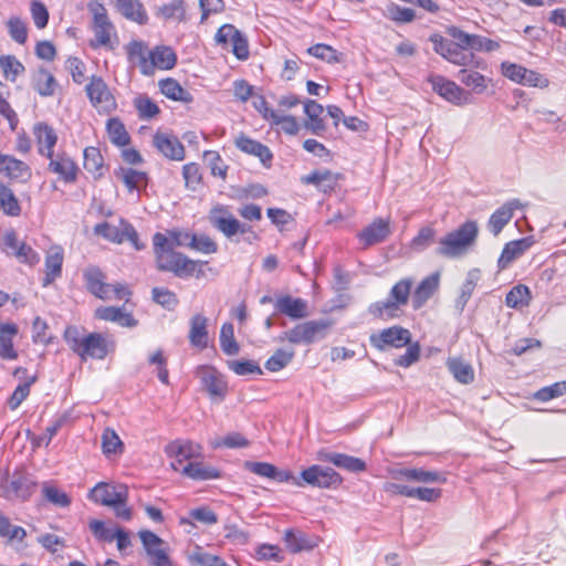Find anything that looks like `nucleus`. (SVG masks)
I'll return each instance as SVG.
<instances>
[{
	"label": "nucleus",
	"mask_w": 566,
	"mask_h": 566,
	"mask_svg": "<svg viewBox=\"0 0 566 566\" xmlns=\"http://www.w3.org/2000/svg\"><path fill=\"white\" fill-rule=\"evenodd\" d=\"M128 60L136 64L144 75L154 74L156 69L169 70L175 65L176 54L169 46L158 45L148 51L143 41L134 40L126 46Z\"/></svg>",
	"instance_id": "nucleus-1"
},
{
	"label": "nucleus",
	"mask_w": 566,
	"mask_h": 566,
	"mask_svg": "<svg viewBox=\"0 0 566 566\" xmlns=\"http://www.w3.org/2000/svg\"><path fill=\"white\" fill-rule=\"evenodd\" d=\"M64 339L82 360L104 359L108 353L106 339L98 333L86 334L75 326L66 327Z\"/></svg>",
	"instance_id": "nucleus-2"
},
{
	"label": "nucleus",
	"mask_w": 566,
	"mask_h": 566,
	"mask_svg": "<svg viewBox=\"0 0 566 566\" xmlns=\"http://www.w3.org/2000/svg\"><path fill=\"white\" fill-rule=\"evenodd\" d=\"M478 233V223L473 220L465 221L439 240L436 253L448 259L459 258L475 243Z\"/></svg>",
	"instance_id": "nucleus-3"
},
{
	"label": "nucleus",
	"mask_w": 566,
	"mask_h": 566,
	"mask_svg": "<svg viewBox=\"0 0 566 566\" xmlns=\"http://www.w3.org/2000/svg\"><path fill=\"white\" fill-rule=\"evenodd\" d=\"M83 277L87 291L101 300H127L130 295L126 285L120 283L111 285L106 283L105 275L98 268H87L83 272Z\"/></svg>",
	"instance_id": "nucleus-4"
},
{
	"label": "nucleus",
	"mask_w": 566,
	"mask_h": 566,
	"mask_svg": "<svg viewBox=\"0 0 566 566\" xmlns=\"http://www.w3.org/2000/svg\"><path fill=\"white\" fill-rule=\"evenodd\" d=\"M333 326L329 319H313L296 324L280 336V340L291 344H312L323 339Z\"/></svg>",
	"instance_id": "nucleus-5"
},
{
	"label": "nucleus",
	"mask_w": 566,
	"mask_h": 566,
	"mask_svg": "<svg viewBox=\"0 0 566 566\" xmlns=\"http://www.w3.org/2000/svg\"><path fill=\"white\" fill-rule=\"evenodd\" d=\"M412 285L411 279H401L391 287L387 300L370 305L369 312L377 317H394L401 306L408 304Z\"/></svg>",
	"instance_id": "nucleus-6"
},
{
	"label": "nucleus",
	"mask_w": 566,
	"mask_h": 566,
	"mask_svg": "<svg viewBox=\"0 0 566 566\" xmlns=\"http://www.w3.org/2000/svg\"><path fill=\"white\" fill-rule=\"evenodd\" d=\"M156 268L159 271L177 274V232H157L153 238Z\"/></svg>",
	"instance_id": "nucleus-7"
},
{
	"label": "nucleus",
	"mask_w": 566,
	"mask_h": 566,
	"mask_svg": "<svg viewBox=\"0 0 566 566\" xmlns=\"http://www.w3.org/2000/svg\"><path fill=\"white\" fill-rule=\"evenodd\" d=\"M88 10L93 15V32L95 39L91 42L93 48L107 46L111 38L115 34V28L108 19L107 11L104 6L97 1L88 4Z\"/></svg>",
	"instance_id": "nucleus-8"
},
{
	"label": "nucleus",
	"mask_w": 566,
	"mask_h": 566,
	"mask_svg": "<svg viewBox=\"0 0 566 566\" xmlns=\"http://www.w3.org/2000/svg\"><path fill=\"white\" fill-rule=\"evenodd\" d=\"M430 41L433 44L434 52L453 64L461 66L480 65L479 62L474 61L473 53L463 50L454 42L444 39L440 34L431 35Z\"/></svg>",
	"instance_id": "nucleus-9"
},
{
	"label": "nucleus",
	"mask_w": 566,
	"mask_h": 566,
	"mask_svg": "<svg viewBox=\"0 0 566 566\" xmlns=\"http://www.w3.org/2000/svg\"><path fill=\"white\" fill-rule=\"evenodd\" d=\"M196 377L200 380L202 388L208 392L212 400L221 401L224 399L228 391V385L223 375L214 367L208 365L197 367Z\"/></svg>",
	"instance_id": "nucleus-10"
},
{
	"label": "nucleus",
	"mask_w": 566,
	"mask_h": 566,
	"mask_svg": "<svg viewBox=\"0 0 566 566\" xmlns=\"http://www.w3.org/2000/svg\"><path fill=\"white\" fill-rule=\"evenodd\" d=\"M2 251L17 259L18 262L34 265L40 261L39 254L24 241L20 240L14 231H7L2 235Z\"/></svg>",
	"instance_id": "nucleus-11"
},
{
	"label": "nucleus",
	"mask_w": 566,
	"mask_h": 566,
	"mask_svg": "<svg viewBox=\"0 0 566 566\" xmlns=\"http://www.w3.org/2000/svg\"><path fill=\"white\" fill-rule=\"evenodd\" d=\"M369 342L373 347L381 352L401 348L411 342V333L401 326H392L371 334Z\"/></svg>",
	"instance_id": "nucleus-12"
},
{
	"label": "nucleus",
	"mask_w": 566,
	"mask_h": 566,
	"mask_svg": "<svg viewBox=\"0 0 566 566\" xmlns=\"http://www.w3.org/2000/svg\"><path fill=\"white\" fill-rule=\"evenodd\" d=\"M218 44L229 49L239 60L249 57V44L243 34L232 24H223L216 33Z\"/></svg>",
	"instance_id": "nucleus-13"
},
{
	"label": "nucleus",
	"mask_w": 566,
	"mask_h": 566,
	"mask_svg": "<svg viewBox=\"0 0 566 566\" xmlns=\"http://www.w3.org/2000/svg\"><path fill=\"white\" fill-rule=\"evenodd\" d=\"M303 484L328 489L337 488L343 483V478L332 468L311 465L301 473Z\"/></svg>",
	"instance_id": "nucleus-14"
},
{
	"label": "nucleus",
	"mask_w": 566,
	"mask_h": 566,
	"mask_svg": "<svg viewBox=\"0 0 566 566\" xmlns=\"http://www.w3.org/2000/svg\"><path fill=\"white\" fill-rule=\"evenodd\" d=\"M209 220L211 224L223 233L227 238H231L237 233H247L251 231V227L241 223L224 207H216L210 211Z\"/></svg>",
	"instance_id": "nucleus-15"
},
{
	"label": "nucleus",
	"mask_w": 566,
	"mask_h": 566,
	"mask_svg": "<svg viewBox=\"0 0 566 566\" xmlns=\"http://www.w3.org/2000/svg\"><path fill=\"white\" fill-rule=\"evenodd\" d=\"M501 69L505 77L522 85L545 88L549 84L542 74L515 63L503 62Z\"/></svg>",
	"instance_id": "nucleus-16"
},
{
	"label": "nucleus",
	"mask_w": 566,
	"mask_h": 566,
	"mask_svg": "<svg viewBox=\"0 0 566 566\" xmlns=\"http://www.w3.org/2000/svg\"><path fill=\"white\" fill-rule=\"evenodd\" d=\"M434 92L455 105H465L471 102V94L443 76L434 75L429 78Z\"/></svg>",
	"instance_id": "nucleus-17"
},
{
	"label": "nucleus",
	"mask_w": 566,
	"mask_h": 566,
	"mask_svg": "<svg viewBox=\"0 0 566 566\" xmlns=\"http://www.w3.org/2000/svg\"><path fill=\"white\" fill-rule=\"evenodd\" d=\"M138 535L153 566H172L166 543L159 536L147 530L140 531Z\"/></svg>",
	"instance_id": "nucleus-18"
},
{
	"label": "nucleus",
	"mask_w": 566,
	"mask_h": 566,
	"mask_svg": "<svg viewBox=\"0 0 566 566\" xmlns=\"http://www.w3.org/2000/svg\"><path fill=\"white\" fill-rule=\"evenodd\" d=\"M90 497L101 505L111 507L123 500H128V490L126 485L99 482L91 490Z\"/></svg>",
	"instance_id": "nucleus-19"
},
{
	"label": "nucleus",
	"mask_w": 566,
	"mask_h": 566,
	"mask_svg": "<svg viewBox=\"0 0 566 566\" xmlns=\"http://www.w3.org/2000/svg\"><path fill=\"white\" fill-rule=\"evenodd\" d=\"M86 94L94 107L109 111L115 106V99L102 77L93 76L86 85Z\"/></svg>",
	"instance_id": "nucleus-20"
},
{
	"label": "nucleus",
	"mask_w": 566,
	"mask_h": 566,
	"mask_svg": "<svg viewBox=\"0 0 566 566\" xmlns=\"http://www.w3.org/2000/svg\"><path fill=\"white\" fill-rule=\"evenodd\" d=\"M188 339L197 350H205L209 346L208 318L202 314H195L189 321Z\"/></svg>",
	"instance_id": "nucleus-21"
},
{
	"label": "nucleus",
	"mask_w": 566,
	"mask_h": 566,
	"mask_svg": "<svg viewBox=\"0 0 566 566\" xmlns=\"http://www.w3.org/2000/svg\"><path fill=\"white\" fill-rule=\"evenodd\" d=\"M317 459L324 462L333 463L335 467L344 469L348 472H363L366 470V463L364 460L347 455L345 453L321 450L317 453Z\"/></svg>",
	"instance_id": "nucleus-22"
},
{
	"label": "nucleus",
	"mask_w": 566,
	"mask_h": 566,
	"mask_svg": "<svg viewBox=\"0 0 566 566\" xmlns=\"http://www.w3.org/2000/svg\"><path fill=\"white\" fill-rule=\"evenodd\" d=\"M523 207V203L517 200H511L504 203L502 207H500L497 210H495L489 221H488V229L490 232L496 237L500 234L502 229L511 221L513 218L514 210L520 209Z\"/></svg>",
	"instance_id": "nucleus-23"
},
{
	"label": "nucleus",
	"mask_w": 566,
	"mask_h": 566,
	"mask_svg": "<svg viewBox=\"0 0 566 566\" xmlns=\"http://www.w3.org/2000/svg\"><path fill=\"white\" fill-rule=\"evenodd\" d=\"M389 234V221L377 218L358 233V239L367 248L385 241Z\"/></svg>",
	"instance_id": "nucleus-24"
},
{
	"label": "nucleus",
	"mask_w": 566,
	"mask_h": 566,
	"mask_svg": "<svg viewBox=\"0 0 566 566\" xmlns=\"http://www.w3.org/2000/svg\"><path fill=\"white\" fill-rule=\"evenodd\" d=\"M50 159L49 170L56 174L65 182H74L76 180L77 167L75 163L65 154L52 153V156H46Z\"/></svg>",
	"instance_id": "nucleus-25"
},
{
	"label": "nucleus",
	"mask_w": 566,
	"mask_h": 566,
	"mask_svg": "<svg viewBox=\"0 0 566 566\" xmlns=\"http://www.w3.org/2000/svg\"><path fill=\"white\" fill-rule=\"evenodd\" d=\"M0 174L22 182L31 178V169L25 163L3 154H0Z\"/></svg>",
	"instance_id": "nucleus-26"
},
{
	"label": "nucleus",
	"mask_w": 566,
	"mask_h": 566,
	"mask_svg": "<svg viewBox=\"0 0 566 566\" xmlns=\"http://www.w3.org/2000/svg\"><path fill=\"white\" fill-rule=\"evenodd\" d=\"M274 307L276 312L284 314L293 319H302L308 316L307 302L303 298H295L290 295H283L276 298Z\"/></svg>",
	"instance_id": "nucleus-27"
},
{
	"label": "nucleus",
	"mask_w": 566,
	"mask_h": 566,
	"mask_svg": "<svg viewBox=\"0 0 566 566\" xmlns=\"http://www.w3.org/2000/svg\"><path fill=\"white\" fill-rule=\"evenodd\" d=\"M181 473L195 481L217 480L222 476L221 471L203 461H189L182 469Z\"/></svg>",
	"instance_id": "nucleus-28"
},
{
	"label": "nucleus",
	"mask_w": 566,
	"mask_h": 566,
	"mask_svg": "<svg viewBox=\"0 0 566 566\" xmlns=\"http://www.w3.org/2000/svg\"><path fill=\"white\" fill-rule=\"evenodd\" d=\"M440 274L438 272L424 277L416 287L412 294V307L415 310L421 308L427 301L439 289Z\"/></svg>",
	"instance_id": "nucleus-29"
},
{
	"label": "nucleus",
	"mask_w": 566,
	"mask_h": 566,
	"mask_svg": "<svg viewBox=\"0 0 566 566\" xmlns=\"http://www.w3.org/2000/svg\"><path fill=\"white\" fill-rule=\"evenodd\" d=\"M534 243L532 237L511 241L505 244L499 260L497 265L501 270L506 269L515 259L520 258Z\"/></svg>",
	"instance_id": "nucleus-30"
},
{
	"label": "nucleus",
	"mask_w": 566,
	"mask_h": 566,
	"mask_svg": "<svg viewBox=\"0 0 566 566\" xmlns=\"http://www.w3.org/2000/svg\"><path fill=\"white\" fill-rule=\"evenodd\" d=\"M395 480H408L421 483L443 482L446 479L439 472L423 469H398L391 471Z\"/></svg>",
	"instance_id": "nucleus-31"
},
{
	"label": "nucleus",
	"mask_w": 566,
	"mask_h": 566,
	"mask_svg": "<svg viewBox=\"0 0 566 566\" xmlns=\"http://www.w3.org/2000/svg\"><path fill=\"white\" fill-rule=\"evenodd\" d=\"M33 133L39 146V151L43 156H52L53 148L57 142L55 130L45 123L34 125Z\"/></svg>",
	"instance_id": "nucleus-32"
},
{
	"label": "nucleus",
	"mask_w": 566,
	"mask_h": 566,
	"mask_svg": "<svg viewBox=\"0 0 566 566\" xmlns=\"http://www.w3.org/2000/svg\"><path fill=\"white\" fill-rule=\"evenodd\" d=\"M235 146L243 153L258 157L263 165L272 160V153L268 146L251 139L250 137L241 134L235 139Z\"/></svg>",
	"instance_id": "nucleus-33"
},
{
	"label": "nucleus",
	"mask_w": 566,
	"mask_h": 566,
	"mask_svg": "<svg viewBox=\"0 0 566 566\" xmlns=\"http://www.w3.org/2000/svg\"><path fill=\"white\" fill-rule=\"evenodd\" d=\"M185 557L191 566H231L221 557L205 552L199 545L186 549Z\"/></svg>",
	"instance_id": "nucleus-34"
},
{
	"label": "nucleus",
	"mask_w": 566,
	"mask_h": 566,
	"mask_svg": "<svg viewBox=\"0 0 566 566\" xmlns=\"http://www.w3.org/2000/svg\"><path fill=\"white\" fill-rule=\"evenodd\" d=\"M284 543L286 548L293 553H300L303 551H311L317 546L315 538L310 537L303 532H294L293 530H286L284 533Z\"/></svg>",
	"instance_id": "nucleus-35"
},
{
	"label": "nucleus",
	"mask_w": 566,
	"mask_h": 566,
	"mask_svg": "<svg viewBox=\"0 0 566 566\" xmlns=\"http://www.w3.org/2000/svg\"><path fill=\"white\" fill-rule=\"evenodd\" d=\"M323 112L324 107L313 99H307L304 103V113L307 116L305 127L315 135H321L326 128L325 123L321 117Z\"/></svg>",
	"instance_id": "nucleus-36"
},
{
	"label": "nucleus",
	"mask_w": 566,
	"mask_h": 566,
	"mask_svg": "<svg viewBox=\"0 0 566 566\" xmlns=\"http://www.w3.org/2000/svg\"><path fill=\"white\" fill-rule=\"evenodd\" d=\"M18 334V326L13 323H0V357L13 360L18 357L13 348V337Z\"/></svg>",
	"instance_id": "nucleus-37"
},
{
	"label": "nucleus",
	"mask_w": 566,
	"mask_h": 566,
	"mask_svg": "<svg viewBox=\"0 0 566 566\" xmlns=\"http://www.w3.org/2000/svg\"><path fill=\"white\" fill-rule=\"evenodd\" d=\"M181 244L205 254H212L218 250L217 243L210 237L205 234L198 235L185 233L181 235L179 233V245Z\"/></svg>",
	"instance_id": "nucleus-38"
},
{
	"label": "nucleus",
	"mask_w": 566,
	"mask_h": 566,
	"mask_svg": "<svg viewBox=\"0 0 566 566\" xmlns=\"http://www.w3.org/2000/svg\"><path fill=\"white\" fill-rule=\"evenodd\" d=\"M63 251L59 247H53L49 250L45 258V276L43 285L51 284L62 273Z\"/></svg>",
	"instance_id": "nucleus-39"
},
{
	"label": "nucleus",
	"mask_w": 566,
	"mask_h": 566,
	"mask_svg": "<svg viewBox=\"0 0 566 566\" xmlns=\"http://www.w3.org/2000/svg\"><path fill=\"white\" fill-rule=\"evenodd\" d=\"M446 365L458 382L468 385L474 380L473 367L464 359L460 357H450Z\"/></svg>",
	"instance_id": "nucleus-40"
},
{
	"label": "nucleus",
	"mask_w": 566,
	"mask_h": 566,
	"mask_svg": "<svg viewBox=\"0 0 566 566\" xmlns=\"http://www.w3.org/2000/svg\"><path fill=\"white\" fill-rule=\"evenodd\" d=\"M118 11L127 19L143 24L147 21V14L139 0H116Z\"/></svg>",
	"instance_id": "nucleus-41"
},
{
	"label": "nucleus",
	"mask_w": 566,
	"mask_h": 566,
	"mask_svg": "<svg viewBox=\"0 0 566 566\" xmlns=\"http://www.w3.org/2000/svg\"><path fill=\"white\" fill-rule=\"evenodd\" d=\"M95 316L99 319L107 322H116L122 326H135L136 322L134 318L124 313L119 307L114 306H101L96 308Z\"/></svg>",
	"instance_id": "nucleus-42"
},
{
	"label": "nucleus",
	"mask_w": 566,
	"mask_h": 566,
	"mask_svg": "<svg viewBox=\"0 0 566 566\" xmlns=\"http://www.w3.org/2000/svg\"><path fill=\"white\" fill-rule=\"evenodd\" d=\"M33 88L41 96H51L54 94L55 80L54 76L45 69H39L32 77Z\"/></svg>",
	"instance_id": "nucleus-43"
},
{
	"label": "nucleus",
	"mask_w": 566,
	"mask_h": 566,
	"mask_svg": "<svg viewBox=\"0 0 566 566\" xmlns=\"http://www.w3.org/2000/svg\"><path fill=\"white\" fill-rule=\"evenodd\" d=\"M0 211L9 217H18L21 213V206L13 191L0 182Z\"/></svg>",
	"instance_id": "nucleus-44"
},
{
	"label": "nucleus",
	"mask_w": 566,
	"mask_h": 566,
	"mask_svg": "<svg viewBox=\"0 0 566 566\" xmlns=\"http://www.w3.org/2000/svg\"><path fill=\"white\" fill-rule=\"evenodd\" d=\"M126 224L127 222L124 220H120L118 226L102 222L95 226L94 232L114 243H123L125 241L124 232Z\"/></svg>",
	"instance_id": "nucleus-45"
},
{
	"label": "nucleus",
	"mask_w": 566,
	"mask_h": 566,
	"mask_svg": "<svg viewBox=\"0 0 566 566\" xmlns=\"http://www.w3.org/2000/svg\"><path fill=\"white\" fill-rule=\"evenodd\" d=\"M458 80L478 94L483 93L488 87L486 78L476 71L462 69L458 73Z\"/></svg>",
	"instance_id": "nucleus-46"
},
{
	"label": "nucleus",
	"mask_w": 566,
	"mask_h": 566,
	"mask_svg": "<svg viewBox=\"0 0 566 566\" xmlns=\"http://www.w3.org/2000/svg\"><path fill=\"white\" fill-rule=\"evenodd\" d=\"M532 300L530 289L524 284H518L510 290L505 297L506 306L517 308L527 306Z\"/></svg>",
	"instance_id": "nucleus-47"
},
{
	"label": "nucleus",
	"mask_w": 566,
	"mask_h": 566,
	"mask_svg": "<svg viewBox=\"0 0 566 566\" xmlns=\"http://www.w3.org/2000/svg\"><path fill=\"white\" fill-rule=\"evenodd\" d=\"M220 347L226 355L233 356L240 350V346L234 338V328L231 323H224L220 329Z\"/></svg>",
	"instance_id": "nucleus-48"
},
{
	"label": "nucleus",
	"mask_w": 566,
	"mask_h": 566,
	"mask_svg": "<svg viewBox=\"0 0 566 566\" xmlns=\"http://www.w3.org/2000/svg\"><path fill=\"white\" fill-rule=\"evenodd\" d=\"M102 449L107 457L119 454L124 450V444L118 434L111 428H106L102 433Z\"/></svg>",
	"instance_id": "nucleus-49"
},
{
	"label": "nucleus",
	"mask_w": 566,
	"mask_h": 566,
	"mask_svg": "<svg viewBox=\"0 0 566 566\" xmlns=\"http://www.w3.org/2000/svg\"><path fill=\"white\" fill-rule=\"evenodd\" d=\"M0 67L7 80L14 82L24 72L23 64L13 55L0 56Z\"/></svg>",
	"instance_id": "nucleus-50"
},
{
	"label": "nucleus",
	"mask_w": 566,
	"mask_h": 566,
	"mask_svg": "<svg viewBox=\"0 0 566 566\" xmlns=\"http://www.w3.org/2000/svg\"><path fill=\"white\" fill-rule=\"evenodd\" d=\"M107 133L111 142L117 146H125L129 142L125 126L117 118H109L107 120Z\"/></svg>",
	"instance_id": "nucleus-51"
},
{
	"label": "nucleus",
	"mask_w": 566,
	"mask_h": 566,
	"mask_svg": "<svg viewBox=\"0 0 566 566\" xmlns=\"http://www.w3.org/2000/svg\"><path fill=\"white\" fill-rule=\"evenodd\" d=\"M116 176L124 182L128 190L139 189L146 181V174L132 168H120Z\"/></svg>",
	"instance_id": "nucleus-52"
},
{
	"label": "nucleus",
	"mask_w": 566,
	"mask_h": 566,
	"mask_svg": "<svg viewBox=\"0 0 566 566\" xmlns=\"http://www.w3.org/2000/svg\"><path fill=\"white\" fill-rule=\"evenodd\" d=\"M480 280V272L479 270H471L468 275H467V279L465 281L463 282L462 286H461V294L457 301V305L463 310L464 306L467 305L468 301L470 300L475 286H476V283L478 281Z\"/></svg>",
	"instance_id": "nucleus-53"
},
{
	"label": "nucleus",
	"mask_w": 566,
	"mask_h": 566,
	"mask_svg": "<svg viewBox=\"0 0 566 566\" xmlns=\"http://www.w3.org/2000/svg\"><path fill=\"white\" fill-rule=\"evenodd\" d=\"M84 168L88 172L102 175L103 157L98 148L86 147L84 149Z\"/></svg>",
	"instance_id": "nucleus-54"
},
{
	"label": "nucleus",
	"mask_w": 566,
	"mask_h": 566,
	"mask_svg": "<svg viewBox=\"0 0 566 566\" xmlns=\"http://www.w3.org/2000/svg\"><path fill=\"white\" fill-rule=\"evenodd\" d=\"M207 262L191 260L188 256L179 253V276H196L203 275V265Z\"/></svg>",
	"instance_id": "nucleus-55"
},
{
	"label": "nucleus",
	"mask_w": 566,
	"mask_h": 566,
	"mask_svg": "<svg viewBox=\"0 0 566 566\" xmlns=\"http://www.w3.org/2000/svg\"><path fill=\"white\" fill-rule=\"evenodd\" d=\"M293 350L277 349L275 353L265 361V368L272 373L279 371L286 367L293 359Z\"/></svg>",
	"instance_id": "nucleus-56"
},
{
	"label": "nucleus",
	"mask_w": 566,
	"mask_h": 566,
	"mask_svg": "<svg viewBox=\"0 0 566 566\" xmlns=\"http://www.w3.org/2000/svg\"><path fill=\"white\" fill-rule=\"evenodd\" d=\"M35 380V376H29L22 384L18 385L8 401L12 410L17 409L27 399L30 394V387Z\"/></svg>",
	"instance_id": "nucleus-57"
},
{
	"label": "nucleus",
	"mask_w": 566,
	"mask_h": 566,
	"mask_svg": "<svg viewBox=\"0 0 566 566\" xmlns=\"http://www.w3.org/2000/svg\"><path fill=\"white\" fill-rule=\"evenodd\" d=\"M182 176L185 179V187L196 191L202 184V176L200 168L197 164H187L182 168Z\"/></svg>",
	"instance_id": "nucleus-58"
},
{
	"label": "nucleus",
	"mask_w": 566,
	"mask_h": 566,
	"mask_svg": "<svg viewBox=\"0 0 566 566\" xmlns=\"http://www.w3.org/2000/svg\"><path fill=\"white\" fill-rule=\"evenodd\" d=\"M229 368L239 376H245L250 374L262 375L261 367L253 360H231L228 361Z\"/></svg>",
	"instance_id": "nucleus-59"
},
{
	"label": "nucleus",
	"mask_w": 566,
	"mask_h": 566,
	"mask_svg": "<svg viewBox=\"0 0 566 566\" xmlns=\"http://www.w3.org/2000/svg\"><path fill=\"white\" fill-rule=\"evenodd\" d=\"M566 394V381H558L551 386L543 387L535 392L534 398L541 401H547Z\"/></svg>",
	"instance_id": "nucleus-60"
},
{
	"label": "nucleus",
	"mask_w": 566,
	"mask_h": 566,
	"mask_svg": "<svg viewBox=\"0 0 566 566\" xmlns=\"http://www.w3.org/2000/svg\"><path fill=\"white\" fill-rule=\"evenodd\" d=\"M10 36L18 43L23 44L28 38V30L25 23L17 18L12 17L7 22Z\"/></svg>",
	"instance_id": "nucleus-61"
},
{
	"label": "nucleus",
	"mask_w": 566,
	"mask_h": 566,
	"mask_svg": "<svg viewBox=\"0 0 566 566\" xmlns=\"http://www.w3.org/2000/svg\"><path fill=\"white\" fill-rule=\"evenodd\" d=\"M134 105L138 111L139 117L145 119L154 117L159 112L158 106L147 96L136 97Z\"/></svg>",
	"instance_id": "nucleus-62"
},
{
	"label": "nucleus",
	"mask_w": 566,
	"mask_h": 566,
	"mask_svg": "<svg viewBox=\"0 0 566 566\" xmlns=\"http://www.w3.org/2000/svg\"><path fill=\"white\" fill-rule=\"evenodd\" d=\"M407 350L405 354L398 356L395 359V364L400 367H409L420 358V346L418 343H409L407 345Z\"/></svg>",
	"instance_id": "nucleus-63"
},
{
	"label": "nucleus",
	"mask_w": 566,
	"mask_h": 566,
	"mask_svg": "<svg viewBox=\"0 0 566 566\" xmlns=\"http://www.w3.org/2000/svg\"><path fill=\"white\" fill-rule=\"evenodd\" d=\"M436 231L431 227L421 228L412 240V248L422 251L433 243Z\"/></svg>",
	"instance_id": "nucleus-64"
}]
</instances>
